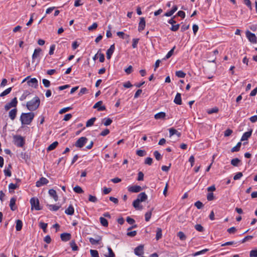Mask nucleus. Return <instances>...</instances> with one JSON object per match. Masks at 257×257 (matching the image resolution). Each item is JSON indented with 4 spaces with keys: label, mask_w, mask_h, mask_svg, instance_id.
Listing matches in <instances>:
<instances>
[{
    "label": "nucleus",
    "mask_w": 257,
    "mask_h": 257,
    "mask_svg": "<svg viewBox=\"0 0 257 257\" xmlns=\"http://www.w3.org/2000/svg\"><path fill=\"white\" fill-rule=\"evenodd\" d=\"M42 82H43V84H44V86L46 88H48L50 86V81L46 79H43L42 80Z\"/></svg>",
    "instance_id": "obj_52"
},
{
    "label": "nucleus",
    "mask_w": 257,
    "mask_h": 257,
    "mask_svg": "<svg viewBox=\"0 0 257 257\" xmlns=\"http://www.w3.org/2000/svg\"><path fill=\"white\" fill-rule=\"evenodd\" d=\"M49 181L45 177H41L36 183V186L37 187H41L44 185H46L48 183Z\"/></svg>",
    "instance_id": "obj_9"
},
{
    "label": "nucleus",
    "mask_w": 257,
    "mask_h": 257,
    "mask_svg": "<svg viewBox=\"0 0 257 257\" xmlns=\"http://www.w3.org/2000/svg\"><path fill=\"white\" fill-rule=\"evenodd\" d=\"M127 190L130 192L138 193L142 190V188L139 185H133L128 186Z\"/></svg>",
    "instance_id": "obj_8"
},
{
    "label": "nucleus",
    "mask_w": 257,
    "mask_h": 257,
    "mask_svg": "<svg viewBox=\"0 0 257 257\" xmlns=\"http://www.w3.org/2000/svg\"><path fill=\"white\" fill-rule=\"evenodd\" d=\"M18 101L16 97L14 98L10 102L7 103L5 106L6 110H9L11 108L16 107L17 105Z\"/></svg>",
    "instance_id": "obj_7"
},
{
    "label": "nucleus",
    "mask_w": 257,
    "mask_h": 257,
    "mask_svg": "<svg viewBox=\"0 0 257 257\" xmlns=\"http://www.w3.org/2000/svg\"><path fill=\"white\" fill-rule=\"evenodd\" d=\"M240 160L238 158H234L231 160V164L235 167L238 166Z\"/></svg>",
    "instance_id": "obj_36"
},
{
    "label": "nucleus",
    "mask_w": 257,
    "mask_h": 257,
    "mask_svg": "<svg viewBox=\"0 0 257 257\" xmlns=\"http://www.w3.org/2000/svg\"><path fill=\"white\" fill-rule=\"evenodd\" d=\"M152 162H153V159H152V158H151L150 157L147 158L145 161V163L146 164H147L149 165H152Z\"/></svg>",
    "instance_id": "obj_61"
},
{
    "label": "nucleus",
    "mask_w": 257,
    "mask_h": 257,
    "mask_svg": "<svg viewBox=\"0 0 257 257\" xmlns=\"http://www.w3.org/2000/svg\"><path fill=\"white\" fill-rule=\"evenodd\" d=\"M71 109H72V108L71 107H67L63 108L59 111V113L60 114L64 113L70 110Z\"/></svg>",
    "instance_id": "obj_58"
},
{
    "label": "nucleus",
    "mask_w": 257,
    "mask_h": 257,
    "mask_svg": "<svg viewBox=\"0 0 257 257\" xmlns=\"http://www.w3.org/2000/svg\"><path fill=\"white\" fill-rule=\"evenodd\" d=\"M152 216V210L148 211L145 214V220L146 221H149Z\"/></svg>",
    "instance_id": "obj_51"
},
{
    "label": "nucleus",
    "mask_w": 257,
    "mask_h": 257,
    "mask_svg": "<svg viewBox=\"0 0 257 257\" xmlns=\"http://www.w3.org/2000/svg\"><path fill=\"white\" fill-rule=\"evenodd\" d=\"M101 239L102 237L98 235L96 236L95 238H93L92 237L89 238V242L92 245L99 244Z\"/></svg>",
    "instance_id": "obj_11"
},
{
    "label": "nucleus",
    "mask_w": 257,
    "mask_h": 257,
    "mask_svg": "<svg viewBox=\"0 0 257 257\" xmlns=\"http://www.w3.org/2000/svg\"><path fill=\"white\" fill-rule=\"evenodd\" d=\"M241 142H238L235 147H233L231 149V152H235L239 151V150H240V148L241 147Z\"/></svg>",
    "instance_id": "obj_35"
},
{
    "label": "nucleus",
    "mask_w": 257,
    "mask_h": 257,
    "mask_svg": "<svg viewBox=\"0 0 257 257\" xmlns=\"http://www.w3.org/2000/svg\"><path fill=\"white\" fill-rule=\"evenodd\" d=\"M40 99L38 96H35L31 100L27 102L26 106L31 111L36 110L40 106Z\"/></svg>",
    "instance_id": "obj_1"
},
{
    "label": "nucleus",
    "mask_w": 257,
    "mask_h": 257,
    "mask_svg": "<svg viewBox=\"0 0 257 257\" xmlns=\"http://www.w3.org/2000/svg\"><path fill=\"white\" fill-rule=\"evenodd\" d=\"M174 103L178 105H181L182 104V99L181 94L177 93L176 95L175 99L174 100Z\"/></svg>",
    "instance_id": "obj_23"
},
{
    "label": "nucleus",
    "mask_w": 257,
    "mask_h": 257,
    "mask_svg": "<svg viewBox=\"0 0 257 257\" xmlns=\"http://www.w3.org/2000/svg\"><path fill=\"white\" fill-rule=\"evenodd\" d=\"M177 236L181 240H185L186 239V236L182 231H179L177 234Z\"/></svg>",
    "instance_id": "obj_32"
},
{
    "label": "nucleus",
    "mask_w": 257,
    "mask_h": 257,
    "mask_svg": "<svg viewBox=\"0 0 257 257\" xmlns=\"http://www.w3.org/2000/svg\"><path fill=\"white\" fill-rule=\"evenodd\" d=\"M96 120L95 117H92L91 118L88 120L86 123V127H89L93 125L94 121Z\"/></svg>",
    "instance_id": "obj_31"
},
{
    "label": "nucleus",
    "mask_w": 257,
    "mask_h": 257,
    "mask_svg": "<svg viewBox=\"0 0 257 257\" xmlns=\"http://www.w3.org/2000/svg\"><path fill=\"white\" fill-rule=\"evenodd\" d=\"M180 27V24H177L176 25H172V27L170 28V30L173 32L177 31Z\"/></svg>",
    "instance_id": "obj_53"
},
{
    "label": "nucleus",
    "mask_w": 257,
    "mask_h": 257,
    "mask_svg": "<svg viewBox=\"0 0 257 257\" xmlns=\"http://www.w3.org/2000/svg\"><path fill=\"white\" fill-rule=\"evenodd\" d=\"M124 71L127 74H131L133 71V67L131 65H130L124 70Z\"/></svg>",
    "instance_id": "obj_63"
},
{
    "label": "nucleus",
    "mask_w": 257,
    "mask_h": 257,
    "mask_svg": "<svg viewBox=\"0 0 257 257\" xmlns=\"http://www.w3.org/2000/svg\"><path fill=\"white\" fill-rule=\"evenodd\" d=\"M73 190L75 192L79 194L83 193L84 192L82 189L79 186H76L75 187H74L73 188Z\"/></svg>",
    "instance_id": "obj_41"
},
{
    "label": "nucleus",
    "mask_w": 257,
    "mask_h": 257,
    "mask_svg": "<svg viewBox=\"0 0 257 257\" xmlns=\"http://www.w3.org/2000/svg\"><path fill=\"white\" fill-rule=\"evenodd\" d=\"M115 49L114 44H112L110 46L109 48L106 51V58L107 59H110L112 54L113 53Z\"/></svg>",
    "instance_id": "obj_13"
},
{
    "label": "nucleus",
    "mask_w": 257,
    "mask_h": 257,
    "mask_svg": "<svg viewBox=\"0 0 257 257\" xmlns=\"http://www.w3.org/2000/svg\"><path fill=\"white\" fill-rule=\"evenodd\" d=\"M207 199L208 201H212L214 199L213 193L212 192L208 193L207 195Z\"/></svg>",
    "instance_id": "obj_62"
},
{
    "label": "nucleus",
    "mask_w": 257,
    "mask_h": 257,
    "mask_svg": "<svg viewBox=\"0 0 257 257\" xmlns=\"http://www.w3.org/2000/svg\"><path fill=\"white\" fill-rule=\"evenodd\" d=\"M140 21L139 24L138 31L139 32H142L143 31L146 27V21L145 18L141 17L140 18Z\"/></svg>",
    "instance_id": "obj_10"
},
{
    "label": "nucleus",
    "mask_w": 257,
    "mask_h": 257,
    "mask_svg": "<svg viewBox=\"0 0 257 257\" xmlns=\"http://www.w3.org/2000/svg\"><path fill=\"white\" fill-rule=\"evenodd\" d=\"M16 199L14 197L12 198L10 200V207L11 209L13 211H15L17 209V207L16 206Z\"/></svg>",
    "instance_id": "obj_22"
},
{
    "label": "nucleus",
    "mask_w": 257,
    "mask_h": 257,
    "mask_svg": "<svg viewBox=\"0 0 257 257\" xmlns=\"http://www.w3.org/2000/svg\"><path fill=\"white\" fill-rule=\"evenodd\" d=\"M14 144L19 147H22L25 144L23 137L19 135H15L13 137Z\"/></svg>",
    "instance_id": "obj_4"
},
{
    "label": "nucleus",
    "mask_w": 257,
    "mask_h": 257,
    "mask_svg": "<svg viewBox=\"0 0 257 257\" xmlns=\"http://www.w3.org/2000/svg\"><path fill=\"white\" fill-rule=\"evenodd\" d=\"M17 112V108H14L9 112V116L12 120L15 119Z\"/></svg>",
    "instance_id": "obj_25"
},
{
    "label": "nucleus",
    "mask_w": 257,
    "mask_h": 257,
    "mask_svg": "<svg viewBox=\"0 0 257 257\" xmlns=\"http://www.w3.org/2000/svg\"><path fill=\"white\" fill-rule=\"evenodd\" d=\"M194 205L198 209H201L203 206V203L200 201H197V202H196L194 204Z\"/></svg>",
    "instance_id": "obj_56"
},
{
    "label": "nucleus",
    "mask_w": 257,
    "mask_h": 257,
    "mask_svg": "<svg viewBox=\"0 0 257 257\" xmlns=\"http://www.w3.org/2000/svg\"><path fill=\"white\" fill-rule=\"evenodd\" d=\"M103 120H105L103 123L105 126L109 125L112 122V120L110 118H104Z\"/></svg>",
    "instance_id": "obj_47"
},
{
    "label": "nucleus",
    "mask_w": 257,
    "mask_h": 257,
    "mask_svg": "<svg viewBox=\"0 0 257 257\" xmlns=\"http://www.w3.org/2000/svg\"><path fill=\"white\" fill-rule=\"evenodd\" d=\"M242 176V173L241 172H238L233 177V179L234 180H236L239 179Z\"/></svg>",
    "instance_id": "obj_64"
},
{
    "label": "nucleus",
    "mask_w": 257,
    "mask_h": 257,
    "mask_svg": "<svg viewBox=\"0 0 257 257\" xmlns=\"http://www.w3.org/2000/svg\"><path fill=\"white\" fill-rule=\"evenodd\" d=\"M135 253L139 256L144 253V245L141 244L135 249Z\"/></svg>",
    "instance_id": "obj_14"
},
{
    "label": "nucleus",
    "mask_w": 257,
    "mask_h": 257,
    "mask_svg": "<svg viewBox=\"0 0 257 257\" xmlns=\"http://www.w3.org/2000/svg\"><path fill=\"white\" fill-rule=\"evenodd\" d=\"M42 51V49L40 48L35 49L34 53L32 55V62H33L36 58L38 57L40 55V53Z\"/></svg>",
    "instance_id": "obj_18"
},
{
    "label": "nucleus",
    "mask_w": 257,
    "mask_h": 257,
    "mask_svg": "<svg viewBox=\"0 0 257 257\" xmlns=\"http://www.w3.org/2000/svg\"><path fill=\"white\" fill-rule=\"evenodd\" d=\"M58 143L56 141L51 144L47 148V151H50L55 149L58 146Z\"/></svg>",
    "instance_id": "obj_33"
},
{
    "label": "nucleus",
    "mask_w": 257,
    "mask_h": 257,
    "mask_svg": "<svg viewBox=\"0 0 257 257\" xmlns=\"http://www.w3.org/2000/svg\"><path fill=\"white\" fill-rule=\"evenodd\" d=\"M250 257H257V249L251 250L249 252Z\"/></svg>",
    "instance_id": "obj_55"
},
{
    "label": "nucleus",
    "mask_w": 257,
    "mask_h": 257,
    "mask_svg": "<svg viewBox=\"0 0 257 257\" xmlns=\"http://www.w3.org/2000/svg\"><path fill=\"white\" fill-rule=\"evenodd\" d=\"M252 132V129H250L249 131L244 133L241 137V141H244L247 140L251 136Z\"/></svg>",
    "instance_id": "obj_17"
},
{
    "label": "nucleus",
    "mask_w": 257,
    "mask_h": 257,
    "mask_svg": "<svg viewBox=\"0 0 257 257\" xmlns=\"http://www.w3.org/2000/svg\"><path fill=\"white\" fill-rule=\"evenodd\" d=\"M139 41V39L136 38L133 39L132 47L133 48H136L137 47Z\"/></svg>",
    "instance_id": "obj_54"
},
{
    "label": "nucleus",
    "mask_w": 257,
    "mask_h": 257,
    "mask_svg": "<svg viewBox=\"0 0 257 257\" xmlns=\"http://www.w3.org/2000/svg\"><path fill=\"white\" fill-rule=\"evenodd\" d=\"M136 154L140 157H143L146 155V153L145 150H138L136 152Z\"/></svg>",
    "instance_id": "obj_46"
},
{
    "label": "nucleus",
    "mask_w": 257,
    "mask_h": 257,
    "mask_svg": "<svg viewBox=\"0 0 257 257\" xmlns=\"http://www.w3.org/2000/svg\"><path fill=\"white\" fill-rule=\"evenodd\" d=\"M61 239L63 241H67L71 238V234L69 233H63L60 234Z\"/></svg>",
    "instance_id": "obj_15"
},
{
    "label": "nucleus",
    "mask_w": 257,
    "mask_h": 257,
    "mask_svg": "<svg viewBox=\"0 0 257 257\" xmlns=\"http://www.w3.org/2000/svg\"><path fill=\"white\" fill-rule=\"evenodd\" d=\"M88 139L84 137L80 138L75 143L74 146L77 148H82L86 143Z\"/></svg>",
    "instance_id": "obj_5"
},
{
    "label": "nucleus",
    "mask_w": 257,
    "mask_h": 257,
    "mask_svg": "<svg viewBox=\"0 0 257 257\" xmlns=\"http://www.w3.org/2000/svg\"><path fill=\"white\" fill-rule=\"evenodd\" d=\"M98 25L96 23H94L91 26L88 28L89 31H92L97 28Z\"/></svg>",
    "instance_id": "obj_60"
},
{
    "label": "nucleus",
    "mask_w": 257,
    "mask_h": 257,
    "mask_svg": "<svg viewBox=\"0 0 257 257\" xmlns=\"http://www.w3.org/2000/svg\"><path fill=\"white\" fill-rule=\"evenodd\" d=\"M99 219H100V223L102 226H103L104 227H107L108 226V221L105 218H104L103 217H100Z\"/></svg>",
    "instance_id": "obj_34"
},
{
    "label": "nucleus",
    "mask_w": 257,
    "mask_h": 257,
    "mask_svg": "<svg viewBox=\"0 0 257 257\" xmlns=\"http://www.w3.org/2000/svg\"><path fill=\"white\" fill-rule=\"evenodd\" d=\"M27 83L29 86L35 88L38 86V80L35 78H32L30 80L28 81Z\"/></svg>",
    "instance_id": "obj_16"
},
{
    "label": "nucleus",
    "mask_w": 257,
    "mask_h": 257,
    "mask_svg": "<svg viewBox=\"0 0 257 257\" xmlns=\"http://www.w3.org/2000/svg\"><path fill=\"white\" fill-rule=\"evenodd\" d=\"M154 155L156 159L158 161H159L162 159V156L158 151H155L154 152Z\"/></svg>",
    "instance_id": "obj_48"
},
{
    "label": "nucleus",
    "mask_w": 257,
    "mask_h": 257,
    "mask_svg": "<svg viewBox=\"0 0 257 257\" xmlns=\"http://www.w3.org/2000/svg\"><path fill=\"white\" fill-rule=\"evenodd\" d=\"M245 34L249 42L252 43H256V37L254 34L252 33L249 31L247 30L246 31Z\"/></svg>",
    "instance_id": "obj_6"
},
{
    "label": "nucleus",
    "mask_w": 257,
    "mask_h": 257,
    "mask_svg": "<svg viewBox=\"0 0 257 257\" xmlns=\"http://www.w3.org/2000/svg\"><path fill=\"white\" fill-rule=\"evenodd\" d=\"M47 223L43 222H41L39 223V226L43 229L44 232L45 233L47 232Z\"/></svg>",
    "instance_id": "obj_39"
},
{
    "label": "nucleus",
    "mask_w": 257,
    "mask_h": 257,
    "mask_svg": "<svg viewBox=\"0 0 257 257\" xmlns=\"http://www.w3.org/2000/svg\"><path fill=\"white\" fill-rule=\"evenodd\" d=\"M144 175L142 172H139L138 173V177L137 178L138 181H143L144 180Z\"/></svg>",
    "instance_id": "obj_59"
},
{
    "label": "nucleus",
    "mask_w": 257,
    "mask_h": 257,
    "mask_svg": "<svg viewBox=\"0 0 257 257\" xmlns=\"http://www.w3.org/2000/svg\"><path fill=\"white\" fill-rule=\"evenodd\" d=\"M108 254L105 255V257H115V254L110 247H108Z\"/></svg>",
    "instance_id": "obj_43"
},
{
    "label": "nucleus",
    "mask_w": 257,
    "mask_h": 257,
    "mask_svg": "<svg viewBox=\"0 0 257 257\" xmlns=\"http://www.w3.org/2000/svg\"><path fill=\"white\" fill-rule=\"evenodd\" d=\"M70 245L72 248L73 251H77L79 249V248L75 243V240H72L70 242Z\"/></svg>",
    "instance_id": "obj_27"
},
{
    "label": "nucleus",
    "mask_w": 257,
    "mask_h": 257,
    "mask_svg": "<svg viewBox=\"0 0 257 257\" xmlns=\"http://www.w3.org/2000/svg\"><path fill=\"white\" fill-rule=\"evenodd\" d=\"M33 112L22 113L20 120L22 124H30L34 117Z\"/></svg>",
    "instance_id": "obj_2"
},
{
    "label": "nucleus",
    "mask_w": 257,
    "mask_h": 257,
    "mask_svg": "<svg viewBox=\"0 0 257 257\" xmlns=\"http://www.w3.org/2000/svg\"><path fill=\"white\" fill-rule=\"evenodd\" d=\"M174 135H176L178 137H180L181 135V133L178 132L176 130L172 127L169 129V136L170 137H171Z\"/></svg>",
    "instance_id": "obj_21"
},
{
    "label": "nucleus",
    "mask_w": 257,
    "mask_h": 257,
    "mask_svg": "<svg viewBox=\"0 0 257 257\" xmlns=\"http://www.w3.org/2000/svg\"><path fill=\"white\" fill-rule=\"evenodd\" d=\"M162 230L161 228H157L156 230V240H158L162 237Z\"/></svg>",
    "instance_id": "obj_28"
},
{
    "label": "nucleus",
    "mask_w": 257,
    "mask_h": 257,
    "mask_svg": "<svg viewBox=\"0 0 257 257\" xmlns=\"http://www.w3.org/2000/svg\"><path fill=\"white\" fill-rule=\"evenodd\" d=\"M176 48V46H174L173 48L167 53L164 59H168L170 58L173 54L174 51Z\"/></svg>",
    "instance_id": "obj_37"
},
{
    "label": "nucleus",
    "mask_w": 257,
    "mask_h": 257,
    "mask_svg": "<svg viewBox=\"0 0 257 257\" xmlns=\"http://www.w3.org/2000/svg\"><path fill=\"white\" fill-rule=\"evenodd\" d=\"M74 209L72 205H70L67 209L65 211V213L69 215H72L74 214Z\"/></svg>",
    "instance_id": "obj_24"
},
{
    "label": "nucleus",
    "mask_w": 257,
    "mask_h": 257,
    "mask_svg": "<svg viewBox=\"0 0 257 257\" xmlns=\"http://www.w3.org/2000/svg\"><path fill=\"white\" fill-rule=\"evenodd\" d=\"M19 187V186L17 185V184H13V183H10L9 185V192L10 193L12 192V190H15Z\"/></svg>",
    "instance_id": "obj_40"
},
{
    "label": "nucleus",
    "mask_w": 257,
    "mask_h": 257,
    "mask_svg": "<svg viewBox=\"0 0 257 257\" xmlns=\"http://www.w3.org/2000/svg\"><path fill=\"white\" fill-rule=\"evenodd\" d=\"M166 116V113L164 112H160L155 115V118L156 119H164Z\"/></svg>",
    "instance_id": "obj_26"
},
{
    "label": "nucleus",
    "mask_w": 257,
    "mask_h": 257,
    "mask_svg": "<svg viewBox=\"0 0 257 257\" xmlns=\"http://www.w3.org/2000/svg\"><path fill=\"white\" fill-rule=\"evenodd\" d=\"M23 226V222L21 220H17L16 228L17 231H20Z\"/></svg>",
    "instance_id": "obj_30"
},
{
    "label": "nucleus",
    "mask_w": 257,
    "mask_h": 257,
    "mask_svg": "<svg viewBox=\"0 0 257 257\" xmlns=\"http://www.w3.org/2000/svg\"><path fill=\"white\" fill-rule=\"evenodd\" d=\"M47 206L49 209L52 211H56L59 210V209L61 207V206H57L56 205H49L48 204Z\"/></svg>",
    "instance_id": "obj_29"
},
{
    "label": "nucleus",
    "mask_w": 257,
    "mask_h": 257,
    "mask_svg": "<svg viewBox=\"0 0 257 257\" xmlns=\"http://www.w3.org/2000/svg\"><path fill=\"white\" fill-rule=\"evenodd\" d=\"M195 228L199 232H203L204 231L203 227L199 224H197L195 225Z\"/></svg>",
    "instance_id": "obj_49"
},
{
    "label": "nucleus",
    "mask_w": 257,
    "mask_h": 257,
    "mask_svg": "<svg viewBox=\"0 0 257 257\" xmlns=\"http://www.w3.org/2000/svg\"><path fill=\"white\" fill-rule=\"evenodd\" d=\"M147 198L148 196L146 193L145 192H142L139 194L137 199L141 202L146 201Z\"/></svg>",
    "instance_id": "obj_20"
},
{
    "label": "nucleus",
    "mask_w": 257,
    "mask_h": 257,
    "mask_svg": "<svg viewBox=\"0 0 257 257\" xmlns=\"http://www.w3.org/2000/svg\"><path fill=\"white\" fill-rule=\"evenodd\" d=\"M90 252L91 257H99L98 252L96 250L90 249Z\"/></svg>",
    "instance_id": "obj_44"
},
{
    "label": "nucleus",
    "mask_w": 257,
    "mask_h": 257,
    "mask_svg": "<svg viewBox=\"0 0 257 257\" xmlns=\"http://www.w3.org/2000/svg\"><path fill=\"white\" fill-rule=\"evenodd\" d=\"M49 194L51 197L53 198L55 201H57L58 200V196L57 194L56 191L55 190L53 189H50L49 190Z\"/></svg>",
    "instance_id": "obj_19"
},
{
    "label": "nucleus",
    "mask_w": 257,
    "mask_h": 257,
    "mask_svg": "<svg viewBox=\"0 0 257 257\" xmlns=\"http://www.w3.org/2000/svg\"><path fill=\"white\" fill-rule=\"evenodd\" d=\"M88 200L90 202H96L97 201V198L95 196H92L91 195H89Z\"/></svg>",
    "instance_id": "obj_57"
},
{
    "label": "nucleus",
    "mask_w": 257,
    "mask_h": 257,
    "mask_svg": "<svg viewBox=\"0 0 257 257\" xmlns=\"http://www.w3.org/2000/svg\"><path fill=\"white\" fill-rule=\"evenodd\" d=\"M30 94V93L29 91H25L24 93L22 95V96L20 98V100L21 101H23L26 99L27 97Z\"/></svg>",
    "instance_id": "obj_38"
},
{
    "label": "nucleus",
    "mask_w": 257,
    "mask_h": 257,
    "mask_svg": "<svg viewBox=\"0 0 257 257\" xmlns=\"http://www.w3.org/2000/svg\"><path fill=\"white\" fill-rule=\"evenodd\" d=\"M31 209H35L36 210H40L42 208L40 206L39 200L37 198L32 197L30 201Z\"/></svg>",
    "instance_id": "obj_3"
},
{
    "label": "nucleus",
    "mask_w": 257,
    "mask_h": 257,
    "mask_svg": "<svg viewBox=\"0 0 257 257\" xmlns=\"http://www.w3.org/2000/svg\"><path fill=\"white\" fill-rule=\"evenodd\" d=\"M218 111V108L216 107L207 110V112L208 114L216 113Z\"/></svg>",
    "instance_id": "obj_50"
},
{
    "label": "nucleus",
    "mask_w": 257,
    "mask_h": 257,
    "mask_svg": "<svg viewBox=\"0 0 257 257\" xmlns=\"http://www.w3.org/2000/svg\"><path fill=\"white\" fill-rule=\"evenodd\" d=\"M102 104V101H99L96 102L93 106V108H97L98 111H103L106 109V107L104 105L101 106Z\"/></svg>",
    "instance_id": "obj_12"
},
{
    "label": "nucleus",
    "mask_w": 257,
    "mask_h": 257,
    "mask_svg": "<svg viewBox=\"0 0 257 257\" xmlns=\"http://www.w3.org/2000/svg\"><path fill=\"white\" fill-rule=\"evenodd\" d=\"M12 90V87H9L0 94L1 97H3L9 94Z\"/></svg>",
    "instance_id": "obj_42"
},
{
    "label": "nucleus",
    "mask_w": 257,
    "mask_h": 257,
    "mask_svg": "<svg viewBox=\"0 0 257 257\" xmlns=\"http://www.w3.org/2000/svg\"><path fill=\"white\" fill-rule=\"evenodd\" d=\"M176 75L179 78H184L186 74L182 71H178L176 72Z\"/></svg>",
    "instance_id": "obj_45"
}]
</instances>
